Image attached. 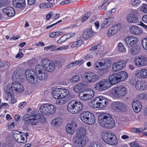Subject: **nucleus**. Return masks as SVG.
<instances>
[{"label":"nucleus","instance_id":"obj_1","mask_svg":"<svg viewBox=\"0 0 147 147\" xmlns=\"http://www.w3.org/2000/svg\"><path fill=\"white\" fill-rule=\"evenodd\" d=\"M98 123L103 127L112 129L115 125V121L111 115L107 113H101L98 117Z\"/></svg>","mask_w":147,"mask_h":147},{"label":"nucleus","instance_id":"obj_2","mask_svg":"<svg viewBox=\"0 0 147 147\" xmlns=\"http://www.w3.org/2000/svg\"><path fill=\"white\" fill-rule=\"evenodd\" d=\"M41 118L45 119L44 116L38 114L37 111H34L27 115L23 120L25 125L27 126L36 125L39 123Z\"/></svg>","mask_w":147,"mask_h":147},{"label":"nucleus","instance_id":"obj_3","mask_svg":"<svg viewBox=\"0 0 147 147\" xmlns=\"http://www.w3.org/2000/svg\"><path fill=\"white\" fill-rule=\"evenodd\" d=\"M5 92L8 97L11 98L13 97V91L20 93L22 92L24 90V86L19 82H15L11 84H8L4 87Z\"/></svg>","mask_w":147,"mask_h":147},{"label":"nucleus","instance_id":"obj_4","mask_svg":"<svg viewBox=\"0 0 147 147\" xmlns=\"http://www.w3.org/2000/svg\"><path fill=\"white\" fill-rule=\"evenodd\" d=\"M83 107V105L80 102L76 100H72L68 104L67 109L69 112L75 114L80 112Z\"/></svg>","mask_w":147,"mask_h":147},{"label":"nucleus","instance_id":"obj_5","mask_svg":"<svg viewBox=\"0 0 147 147\" xmlns=\"http://www.w3.org/2000/svg\"><path fill=\"white\" fill-rule=\"evenodd\" d=\"M91 101L92 106L94 108H100L106 106L107 100L103 97L98 96L94 98Z\"/></svg>","mask_w":147,"mask_h":147},{"label":"nucleus","instance_id":"obj_6","mask_svg":"<svg viewBox=\"0 0 147 147\" xmlns=\"http://www.w3.org/2000/svg\"><path fill=\"white\" fill-rule=\"evenodd\" d=\"M127 91L126 88L123 86L113 88L110 91V93L116 98H121L124 96Z\"/></svg>","mask_w":147,"mask_h":147},{"label":"nucleus","instance_id":"obj_7","mask_svg":"<svg viewBox=\"0 0 147 147\" xmlns=\"http://www.w3.org/2000/svg\"><path fill=\"white\" fill-rule=\"evenodd\" d=\"M111 107L115 111L118 112H124L127 109L125 104L120 101L113 102L111 104Z\"/></svg>","mask_w":147,"mask_h":147},{"label":"nucleus","instance_id":"obj_8","mask_svg":"<svg viewBox=\"0 0 147 147\" xmlns=\"http://www.w3.org/2000/svg\"><path fill=\"white\" fill-rule=\"evenodd\" d=\"M42 65L45 70L52 72L55 69V66L54 63L48 59L45 58L41 61Z\"/></svg>","mask_w":147,"mask_h":147},{"label":"nucleus","instance_id":"obj_9","mask_svg":"<svg viewBox=\"0 0 147 147\" xmlns=\"http://www.w3.org/2000/svg\"><path fill=\"white\" fill-rule=\"evenodd\" d=\"M110 87L109 82L105 79H102L94 85V88L100 91L108 88Z\"/></svg>","mask_w":147,"mask_h":147},{"label":"nucleus","instance_id":"obj_10","mask_svg":"<svg viewBox=\"0 0 147 147\" xmlns=\"http://www.w3.org/2000/svg\"><path fill=\"white\" fill-rule=\"evenodd\" d=\"M111 60L109 59H103L98 60L96 62L94 65L95 68L96 69H99V66L105 67L109 69L111 65Z\"/></svg>","mask_w":147,"mask_h":147},{"label":"nucleus","instance_id":"obj_11","mask_svg":"<svg viewBox=\"0 0 147 147\" xmlns=\"http://www.w3.org/2000/svg\"><path fill=\"white\" fill-rule=\"evenodd\" d=\"M25 74L27 80L29 82L32 84H35L37 82V76L33 70H27Z\"/></svg>","mask_w":147,"mask_h":147},{"label":"nucleus","instance_id":"obj_12","mask_svg":"<svg viewBox=\"0 0 147 147\" xmlns=\"http://www.w3.org/2000/svg\"><path fill=\"white\" fill-rule=\"evenodd\" d=\"M84 79L87 83H93L97 81L98 78V76L95 73L89 72L85 73L84 75Z\"/></svg>","mask_w":147,"mask_h":147},{"label":"nucleus","instance_id":"obj_13","mask_svg":"<svg viewBox=\"0 0 147 147\" xmlns=\"http://www.w3.org/2000/svg\"><path fill=\"white\" fill-rule=\"evenodd\" d=\"M134 62L138 67L145 66L147 65V57L144 56L136 57L135 59Z\"/></svg>","mask_w":147,"mask_h":147},{"label":"nucleus","instance_id":"obj_14","mask_svg":"<svg viewBox=\"0 0 147 147\" xmlns=\"http://www.w3.org/2000/svg\"><path fill=\"white\" fill-rule=\"evenodd\" d=\"M85 91L80 92L78 96L80 98L84 101H87L91 99L94 95V92L91 90L89 93H86Z\"/></svg>","mask_w":147,"mask_h":147},{"label":"nucleus","instance_id":"obj_15","mask_svg":"<svg viewBox=\"0 0 147 147\" xmlns=\"http://www.w3.org/2000/svg\"><path fill=\"white\" fill-rule=\"evenodd\" d=\"M137 12V10L131 11L130 13L128 14L127 17V22L130 23H137L139 21V19L135 14V13Z\"/></svg>","mask_w":147,"mask_h":147},{"label":"nucleus","instance_id":"obj_16","mask_svg":"<svg viewBox=\"0 0 147 147\" xmlns=\"http://www.w3.org/2000/svg\"><path fill=\"white\" fill-rule=\"evenodd\" d=\"M126 62L123 60H121L117 62H115L113 64V71H119L124 67Z\"/></svg>","mask_w":147,"mask_h":147},{"label":"nucleus","instance_id":"obj_17","mask_svg":"<svg viewBox=\"0 0 147 147\" xmlns=\"http://www.w3.org/2000/svg\"><path fill=\"white\" fill-rule=\"evenodd\" d=\"M12 79L14 81H15V82H18L22 81L23 79L22 74L20 69H17L14 71Z\"/></svg>","mask_w":147,"mask_h":147},{"label":"nucleus","instance_id":"obj_18","mask_svg":"<svg viewBox=\"0 0 147 147\" xmlns=\"http://www.w3.org/2000/svg\"><path fill=\"white\" fill-rule=\"evenodd\" d=\"M137 39L132 36H129L125 38L124 40L125 45L128 47H130L136 44Z\"/></svg>","mask_w":147,"mask_h":147},{"label":"nucleus","instance_id":"obj_19","mask_svg":"<svg viewBox=\"0 0 147 147\" xmlns=\"http://www.w3.org/2000/svg\"><path fill=\"white\" fill-rule=\"evenodd\" d=\"M135 76L139 78H147V70L143 69L140 70H136L135 71Z\"/></svg>","mask_w":147,"mask_h":147},{"label":"nucleus","instance_id":"obj_20","mask_svg":"<svg viewBox=\"0 0 147 147\" xmlns=\"http://www.w3.org/2000/svg\"><path fill=\"white\" fill-rule=\"evenodd\" d=\"M77 124L74 122L68 123L66 127L67 132L69 134H73L75 132V128Z\"/></svg>","mask_w":147,"mask_h":147},{"label":"nucleus","instance_id":"obj_21","mask_svg":"<svg viewBox=\"0 0 147 147\" xmlns=\"http://www.w3.org/2000/svg\"><path fill=\"white\" fill-rule=\"evenodd\" d=\"M13 4L16 8L24 9L25 7V0H13Z\"/></svg>","mask_w":147,"mask_h":147},{"label":"nucleus","instance_id":"obj_22","mask_svg":"<svg viewBox=\"0 0 147 147\" xmlns=\"http://www.w3.org/2000/svg\"><path fill=\"white\" fill-rule=\"evenodd\" d=\"M39 73L36 76L37 78H38L40 81L42 82H44L46 81L48 78L47 74L44 70L42 71L38 69Z\"/></svg>","mask_w":147,"mask_h":147},{"label":"nucleus","instance_id":"obj_23","mask_svg":"<svg viewBox=\"0 0 147 147\" xmlns=\"http://www.w3.org/2000/svg\"><path fill=\"white\" fill-rule=\"evenodd\" d=\"M3 12L4 14L7 15L9 17H13L15 14V11L14 9L10 6L3 9Z\"/></svg>","mask_w":147,"mask_h":147},{"label":"nucleus","instance_id":"obj_24","mask_svg":"<svg viewBox=\"0 0 147 147\" xmlns=\"http://www.w3.org/2000/svg\"><path fill=\"white\" fill-rule=\"evenodd\" d=\"M77 139L74 143V145L76 147H82L84 146L88 141L87 140L76 137Z\"/></svg>","mask_w":147,"mask_h":147},{"label":"nucleus","instance_id":"obj_25","mask_svg":"<svg viewBox=\"0 0 147 147\" xmlns=\"http://www.w3.org/2000/svg\"><path fill=\"white\" fill-rule=\"evenodd\" d=\"M86 129L83 127H80L78 131L77 132L76 137L79 138L85 139L87 140V138L86 137Z\"/></svg>","mask_w":147,"mask_h":147},{"label":"nucleus","instance_id":"obj_26","mask_svg":"<svg viewBox=\"0 0 147 147\" xmlns=\"http://www.w3.org/2000/svg\"><path fill=\"white\" fill-rule=\"evenodd\" d=\"M113 134H114L111 132H106L102 135V139L105 143L108 144Z\"/></svg>","mask_w":147,"mask_h":147},{"label":"nucleus","instance_id":"obj_27","mask_svg":"<svg viewBox=\"0 0 147 147\" xmlns=\"http://www.w3.org/2000/svg\"><path fill=\"white\" fill-rule=\"evenodd\" d=\"M10 66V63L7 61H2L0 59V71H5L8 69Z\"/></svg>","mask_w":147,"mask_h":147},{"label":"nucleus","instance_id":"obj_28","mask_svg":"<svg viewBox=\"0 0 147 147\" xmlns=\"http://www.w3.org/2000/svg\"><path fill=\"white\" fill-rule=\"evenodd\" d=\"M132 106L134 111L135 112H139L141 110V104L138 101H134L132 103Z\"/></svg>","mask_w":147,"mask_h":147},{"label":"nucleus","instance_id":"obj_29","mask_svg":"<svg viewBox=\"0 0 147 147\" xmlns=\"http://www.w3.org/2000/svg\"><path fill=\"white\" fill-rule=\"evenodd\" d=\"M93 34V32L91 28L86 29L83 32L82 34L83 38L86 39H89Z\"/></svg>","mask_w":147,"mask_h":147},{"label":"nucleus","instance_id":"obj_30","mask_svg":"<svg viewBox=\"0 0 147 147\" xmlns=\"http://www.w3.org/2000/svg\"><path fill=\"white\" fill-rule=\"evenodd\" d=\"M109 82H108L109 84L110 83L114 85L120 82L119 78L117 76V74L110 75L109 77Z\"/></svg>","mask_w":147,"mask_h":147},{"label":"nucleus","instance_id":"obj_31","mask_svg":"<svg viewBox=\"0 0 147 147\" xmlns=\"http://www.w3.org/2000/svg\"><path fill=\"white\" fill-rule=\"evenodd\" d=\"M130 32L135 35H139L141 34L142 31L140 28L136 26H131L129 29Z\"/></svg>","mask_w":147,"mask_h":147},{"label":"nucleus","instance_id":"obj_32","mask_svg":"<svg viewBox=\"0 0 147 147\" xmlns=\"http://www.w3.org/2000/svg\"><path fill=\"white\" fill-rule=\"evenodd\" d=\"M117 76L120 82L126 80L128 78L127 74L125 71L120 72L117 74Z\"/></svg>","mask_w":147,"mask_h":147},{"label":"nucleus","instance_id":"obj_33","mask_svg":"<svg viewBox=\"0 0 147 147\" xmlns=\"http://www.w3.org/2000/svg\"><path fill=\"white\" fill-rule=\"evenodd\" d=\"M91 114V113L87 111L82 112L80 115V118L82 121L85 123V121L88 118V117Z\"/></svg>","mask_w":147,"mask_h":147},{"label":"nucleus","instance_id":"obj_34","mask_svg":"<svg viewBox=\"0 0 147 147\" xmlns=\"http://www.w3.org/2000/svg\"><path fill=\"white\" fill-rule=\"evenodd\" d=\"M61 88H55L52 91V96L53 98L57 99L61 97Z\"/></svg>","mask_w":147,"mask_h":147},{"label":"nucleus","instance_id":"obj_35","mask_svg":"<svg viewBox=\"0 0 147 147\" xmlns=\"http://www.w3.org/2000/svg\"><path fill=\"white\" fill-rule=\"evenodd\" d=\"M61 97L62 98H68L69 99L70 98V95L69 94V92L68 90L64 88L61 90Z\"/></svg>","mask_w":147,"mask_h":147},{"label":"nucleus","instance_id":"obj_36","mask_svg":"<svg viewBox=\"0 0 147 147\" xmlns=\"http://www.w3.org/2000/svg\"><path fill=\"white\" fill-rule=\"evenodd\" d=\"M88 118L85 121V123L89 125H92L95 123L96 119L95 116L93 114L91 113Z\"/></svg>","mask_w":147,"mask_h":147},{"label":"nucleus","instance_id":"obj_37","mask_svg":"<svg viewBox=\"0 0 147 147\" xmlns=\"http://www.w3.org/2000/svg\"><path fill=\"white\" fill-rule=\"evenodd\" d=\"M63 121V119L60 117H57L52 120V124L54 126H58L61 124Z\"/></svg>","mask_w":147,"mask_h":147},{"label":"nucleus","instance_id":"obj_38","mask_svg":"<svg viewBox=\"0 0 147 147\" xmlns=\"http://www.w3.org/2000/svg\"><path fill=\"white\" fill-rule=\"evenodd\" d=\"M113 135V136L108 144L112 146L115 145L118 143L117 138L116 135L114 134Z\"/></svg>","mask_w":147,"mask_h":147},{"label":"nucleus","instance_id":"obj_39","mask_svg":"<svg viewBox=\"0 0 147 147\" xmlns=\"http://www.w3.org/2000/svg\"><path fill=\"white\" fill-rule=\"evenodd\" d=\"M140 49L139 46H135L130 49V53L132 55H136L139 52Z\"/></svg>","mask_w":147,"mask_h":147},{"label":"nucleus","instance_id":"obj_40","mask_svg":"<svg viewBox=\"0 0 147 147\" xmlns=\"http://www.w3.org/2000/svg\"><path fill=\"white\" fill-rule=\"evenodd\" d=\"M56 100L55 104L59 106L63 105L66 101V98L60 97Z\"/></svg>","mask_w":147,"mask_h":147},{"label":"nucleus","instance_id":"obj_41","mask_svg":"<svg viewBox=\"0 0 147 147\" xmlns=\"http://www.w3.org/2000/svg\"><path fill=\"white\" fill-rule=\"evenodd\" d=\"M49 111L50 115L55 113L56 111V109L55 106L53 105L48 104Z\"/></svg>","mask_w":147,"mask_h":147},{"label":"nucleus","instance_id":"obj_42","mask_svg":"<svg viewBox=\"0 0 147 147\" xmlns=\"http://www.w3.org/2000/svg\"><path fill=\"white\" fill-rule=\"evenodd\" d=\"M82 86H83V84H82L75 85L74 87V90L76 92H79L81 90Z\"/></svg>","mask_w":147,"mask_h":147},{"label":"nucleus","instance_id":"obj_43","mask_svg":"<svg viewBox=\"0 0 147 147\" xmlns=\"http://www.w3.org/2000/svg\"><path fill=\"white\" fill-rule=\"evenodd\" d=\"M48 104H45L41 105L39 108L40 111L44 114V112H45L48 107Z\"/></svg>","mask_w":147,"mask_h":147},{"label":"nucleus","instance_id":"obj_44","mask_svg":"<svg viewBox=\"0 0 147 147\" xmlns=\"http://www.w3.org/2000/svg\"><path fill=\"white\" fill-rule=\"evenodd\" d=\"M61 33H63L61 32H52L49 34V35L50 37L52 38L56 37L59 35Z\"/></svg>","mask_w":147,"mask_h":147},{"label":"nucleus","instance_id":"obj_45","mask_svg":"<svg viewBox=\"0 0 147 147\" xmlns=\"http://www.w3.org/2000/svg\"><path fill=\"white\" fill-rule=\"evenodd\" d=\"M80 77L78 75H76L70 79V81L72 83L76 82L79 81Z\"/></svg>","mask_w":147,"mask_h":147},{"label":"nucleus","instance_id":"obj_46","mask_svg":"<svg viewBox=\"0 0 147 147\" xmlns=\"http://www.w3.org/2000/svg\"><path fill=\"white\" fill-rule=\"evenodd\" d=\"M83 41L82 40H79L78 41L75 42L73 44L74 47H78L80 46L83 43Z\"/></svg>","mask_w":147,"mask_h":147},{"label":"nucleus","instance_id":"obj_47","mask_svg":"<svg viewBox=\"0 0 147 147\" xmlns=\"http://www.w3.org/2000/svg\"><path fill=\"white\" fill-rule=\"evenodd\" d=\"M111 27L115 32L116 33L120 29L121 24H115L113 26Z\"/></svg>","mask_w":147,"mask_h":147},{"label":"nucleus","instance_id":"obj_48","mask_svg":"<svg viewBox=\"0 0 147 147\" xmlns=\"http://www.w3.org/2000/svg\"><path fill=\"white\" fill-rule=\"evenodd\" d=\"M89 147H102V145L97 142H93L91 143Z\"/></svg>","mask_w":147,"mask_h":147},{"label":"nucleus","instance_id":"obj_49","mask_svg":"<svg viewBox=\"0 0 147 147\" xmlns=\"http://www.w3.org/2000/svg\"><path fill=\"white\" fill-rule=\"evenodd\" d=\"M91 14V13L90 12H88L85 14L82 19V22H85L90 16Z\"/></svg>","mask_w":147,"mask_h":147},{"label":"nucleus","instance_id":"obj_50","mask_svg":"<svg viewBox=\"0 0 147 147\" xmlns=\"http://www.w3.org/2000/svg\"><path fill=\"white\" fill-rule=\"evenodd\" d=\"M142 82L143 81H138L135 84V87L137 90H140L141 88V87L142 85Z\"/></svg>","mask_w":147,"mask_h":147},{"label":"nucleus","instance_id":"obj_51","mask_svg":"<svg viewBox=\"0 0 147 147\" xmlns=\"http://www.w3.org/2000/svg\"><path fill=\"white\" fill-rule=\"evenodd\" d=\"M141 43L143 48L147 50V38H144L142 40Z\"/></svg>","mask_w":147,"mask_h":147},{"label":"nucleus","instance_id":"obj_52","mask_svg":"<svg viewBox=\"0 0 147 147\" xmlns=\"http://www.w3.org/2000/svg\"><path fill=\"white\" fill-rule=\"evenodd\" d=\"M108 71V69L104 67L100 69L99 73L100 75H102L107 73Z\"/></svg>","mask_w":147,"mask_h":147},{"label":"nucleus","instance_id":"obj_53","mask_svg":"<svg viewBox=\"0 0 147 147\" xmlns=\"http://www.w3.org/2000/svg\"><path fill=\"white\" fill-rule=\"evenodd\" d=\"M118 49L120 52H123L125 51V48L121 42L119 43L118 45Z\"/></svg>","mask_w":147,"mask_h":147},{"label":"nucleus","instance_id":"obj_54","mask_svg":"<svg viewBox=\"0 0 147 147\" xmlns=\"http://www.w3.org/2000/svg\"><path fill=\"white\" fill-rule=\"evenodd\" d=\"M115 33L112 27H111L108 30L107 33V35L108 36H110L113 35Z\"/></svg>","mask_w":147,"mask_h":147},{"label":"nucleus","instance_id":"obj_55","mask_svg":"<svg viewBox=\"0 0 147 147\" xmlns=\"http://www.w3.org/2000/svg\"><path fill=\"white\" fill-rule=\"evenodd\" d=\"M140 90L143 91L147 89V82L146 81H143L142 85Z\"/></svg>","mask_w":147,"mask_h":147},{"label":"nucleus","instance_id":"obj_56","mask_svg":"<svg viewBox=\"0 0 147 147\" xmlns=\"http://www.w3.org/2000/svg\"><path fill=\"white\" fill-rule=\"evenodd\" d=\"M110 18H106V19L103 22L102 24L101 25L100 27L101 28H105L106 25H107L108 23V21L110 20Z\"/></svg>","mask_w":147,"mask_h":147},{"label":"nucleus","instance_id":"obj_57","mask_svg":"<svg viewBox=\"0 0 147 147\" xmlns=\"http://www.w3.org/2000/svg\"><path fill=\"white\" fill-rule=\"evenodd\" d=\"M142 11L146 13H147V4H143L141 6V9Z\"/></svg>","mask_w":147,"mask_h":147},{"label":"nucleus","instance_id":"obj_58","mask_svg":"<svg viewBox=\"0 0 147 147\" xmlns=\"http://www.w3.org/2000/svg\"><path fill=\"white\" fill-rule=\"evenodd\" d=\"M8 1L7 0H0V6L1 8L3 6L6 5L8 3Z\"/></svg>","mask_w":147,"mask_h":147},{"label":"nucleus","instance_id":"obj_59","mask_svg":"<svg viewBox=\"0 0 147 147\" xmlns=\"http://www.w3.org/2000/svg\"><path fill=\"white\" fill-rule=\"evenodd\" d=\"M54 65L55 66V67H58L60 68L61 67L62 65L61 62L60 61H54Z\"/></svg>","mask_w":147,"mask_h":147},{"label":"nucleus","instance_id":"obj_60","mask_svg":"<svg viewBox=\"0 0 147 147\" xmlns=\"http://www.w3.org/2000/svg\"><path fill=\"white\" fill-rule=\"evenodd\" d=\"M132 3L133 6H137L140 4L141 3V1L140 0H135Z\"/></svg>","mask_w":147,"mask_h":147},{"label":"nucleus","instance_id":"obj_61","mask_svg":"<svg viewBox=\"0 0 147 147\" xmlns=\"http://www.w3.org/2000/svg\"><path fill=\"white\" fill-rule=\"evenodd\" d=\"M26 141L27 140H25V138L23 137L22 135H21V136L20 137V140H18V143H26Z\"/></svg>","mask_w":147,"mask_h":147},{"label":"nucleus","instance_id":"obj_62","mask_svg":"<svg viewBox=\"0 0 147 147\" xmlns=\"http://www.w3.org/2000/svg\"><path fill=\"white\" fill-rule=\"evenodd\" d=\"M17 122L16 123L12 122L9 123L8 124V127L9 128H13L14 126L17 125Z\"/></svg>","mask_w":147,"mask_h":147},{"label":"nucleus","instance_id":"obj_63","mask_svg":"<svg viewBox=\"0 0 147 147\" xmlns=\"http://www.w3.org/2000/svg\"><path fill=\"white\" fill-rule=\"evenodd\" d=\"M65 36H63L57 41V43H61L66 40L65 38Z\"/></svg>","mask_w":147,"mask_h":147},{"label":"nucleus","instance_id":"obj_64","mask_svg":"<svg viewBox=\"0 0 147 147\" xmlns=\"http://www.w3.org/2000/svg\"><path fill=\"white\" fill-rule=\"evenodd\" d=\"M100 45L99 44H97V45H95L92 47L90 49V50L92 51L95 50L96 49H100Z\"/></svg>","mask_w":147,"mask_h":147}]
</instances>
